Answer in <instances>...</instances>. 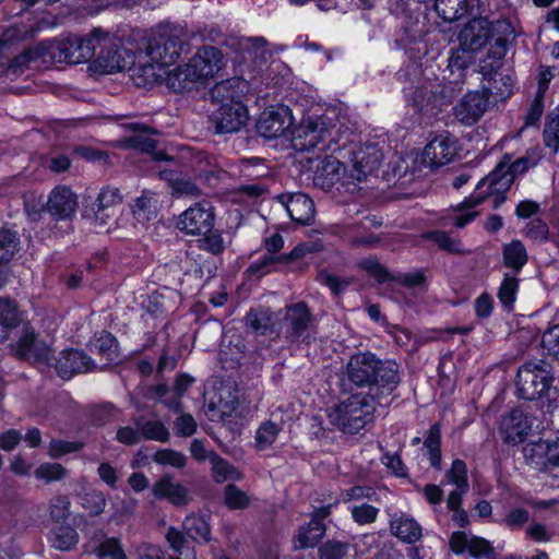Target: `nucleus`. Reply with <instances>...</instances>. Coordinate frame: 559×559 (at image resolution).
Listing matches in <instances>:
<instances>
[{"instance_id": "nucleus-1", "label": "nucleus", "mask_w": 559, "mask_h": 559, "mask_svg": "<svg viewBox=\"0 0 559 559\" xmlns=\"http://www.w3.org/2000/svg\"><path fill=\"white\" fill-rule=\"evenodd\" d=\"M189 33L180 24L162 23L138 37V67L134 83L145 87L162 79V69L174 64L188 52Z\"/></svg>"}, {"instance_id": "nucleus-2", "label": "nucleus", "mask_w": 559, "mask_h": 559, "mask_svg": "<svg viewBox=\"0 0 559 559\" xmlns=\"http://www.w3.org/2000/svg\"><path fill=\"white\" fill-rule=\"evenodd\" d=\"M511 25L504 21L490 22L486 17H474L459 33V41L464 48L475 53L489 45L486 57L480 60V72L485 75L496 74L506 56Z\"/></svg>"}, {"instance_id": "nucleus-3", "label": "nucleus", "mask_w": 559, "mask_h": 559, "mask_svg": "<svg viewBox=\"0 0 559 559\" xmlns=\"http://www.w3.org/2000/svg\"><path fill=\"white\" fill-rule=\"evenodd\" d=\"M346 379L366 395L378 397V403L388 397L400 384L399 366L393 360H381L370 352L350 356L346 365Z\"/></svg>"}, {"instance_id": "nucleus-4", "label": "nucleus", "mask_w": 559, "mask_h": 559, "mask_svg": "<svg viewBox=\"0 0 559 559\" xmlns=\"http://www.w3.org/2000/svg\"><path fill=\"white\" fill-rule=\"evenodd\" d=\"M539 155H525L510 166L499 164L487 177L483 178L475 192L466 198L461 209L472 207L481 204L486 199L491 198L492 207L498 209L506 201V193L511 188L516 175L525 173L537 165Z\"/></svg>"}, {"instance_id": "nucleus-5", "label": "nucleus", "mask_w": 559, "mask_h": 559, "mask_svg": "<svg viewBox=\"0 0 559 559\" xmlns=\"http://www.w3.org/2000/svg\"><path fill=\"white\" fill-rule=\"evenodd\" d=\"M223 67V55L214 46H202L190 60L167 73L166 84L176 93L189 88L192 83H205Z\"/></svg>"}, {"instance_id": "nucleus-6", "label": "nucleus", "mask_w": 559, "mask_h": 559, "mask_svg": "<svg viewBox=\"0 0 559 559\" xmlns=\"http://www.w3.org/2000/svg\"><path fill=\"white\" fill-rule=\"evenodd\" d=\"M95 61L107 73L129 70L134 81V68L138 67V48L132 50L122 45L121 40L103 31L95 28Z\"/></svg>"}, {"instance_id": "nucleus-7", "label": "nucleus", "mask_w": 559, "mask_h": 559, "mask_svg": "<svg viewBox=\"0 0 559 559\" xmlns=\"http://www.w3.org/2000/svg\"><path fill=\"white\" fill-rule=\"evenodd\" d=\"M378 397L353 394L329 414L331 424L345 433H356L373 420Z\"/></svg>"}, {"instance_id": "nucleus-8", "label": "nucleus", "mask_w": 559, "mask_h": 559, "mask_svg": "<svg viewBox=\"0 0 559 559\" xmlns=\"http://www.w3.org/2000/svg\"><path fill=\"white\" fill-rule=\"evenodd\" d=\"M544 360L527 361L516 373V389L519 396L534 401L544 397L552 385V376Z\"/></svg>"}, {"instance_id": "nucleus-9", "label": "nucleus", "mask_w": 559, "mask_h": 559, "mask_svg": "<svg viewBox=\"0 0 559 559\" xmlns=\"http://www.w3.org/2000/svg\"><path fill=\"white\" fill-rule=\"evenodd\" d=\"M331 132L322 117L304 118L295 130L292 143L299 152H324L330 147Z\"/></svg>"}, {"instance_id": "nucleus-10", "label": "nucleus", "mask_w": 559, "mask_h": 559, "mask_svg": "<svg viewBox=\"0 0 559 559\" xmlns=\"http://www.w3.org/2000/svg\"><path fill=\"white\" fill-rule=\"evenodd\" d=\"M94 39L95 29L84 37L70 35L56 40L50 46V55L57 61L67 62L69 64L90 61L95 57Z\"/></svg>"}, {"instance_id": "nucleus-11", "label": "nucleus", "mask_w": 559, "mask_h": 559, "mask_svg": "<svg viewBox=\"0 0 559 559\" xmlns=\"http://www.w3.org/2000/svg\"><path fill=\"white\" fill-rule=\"evenodd\" d=\"M382 157L381 151L373 144L356 151L353 156V169L345 177L344 185H347V191L355 193L358 185L380 167Z\"/></svg>"}, {"instance_id": "nucleus-12", "label": "nucleus", "mask_w": 559, "mask_h": 559, "mask_svg": "<svg viewBox=\"0 0 559 559\" xmlns=\"http://www.w3.org/2000/svg\"><path fill=\"white\" fill-rule=\"evenodd\" d=\"M314 317L304 301H299L285 308L284 322L286 324V338L290 342L310 343L309 331L314 326Z\"/></svg>"}, {"instance_id": "nucleus-13", "label": "nucleus", "mask_w": 559, "mask_h": 559, "mask_svg": "<svg viewBox=\"0 0 559 559\" xmlns=\"http://www.w3.org/2000/svg\"><path fill=\"white\" fill-rule=\"evenodd\" d=\"M14 355L21 360L44 368L50 366L52 352L48 345L37 340L33 330L25 329L16 342Z\"/></svg>"}, {"instance_id": "nucleus-14", "label": "nucleus", "mask_w": 559, "mask_h": 559, "mask_svg": "<svg viewBox=\"0 0 559 559\" xmlns=\"http://www.w3.org/2000/svg\"><path fill=\"white\" fill-rule=\"evenodd\" d=\"M292 124L293 116L287 106H271L260 115L257 130L265 139H275L284 134Z\"/></svg>"}, {"instance_id": "nucleus-15", "label": "nucleus", "mask_w": 559, "mask_h": 559, "mask_svg": "<svg viewBox=\"0 0 559 559\" xmlns=\"http://www.w3.org/2000/svg\"><path fill=\"white\" fill-rule=\"evenodd\" d=\"M491 94L490 87L467 93L453 108L454 117L465 126L476 123L486 111Z\"/></svg>"}, {"instance_id": "nucleus-16", "label": "nucleus", "mask_w": 559, "mask_h": 559, "mask_svg": "<svg viewBox=\"0 0 559 559\" xmlns=\"http://www.w3.org/2000/svg\"><path fill=\"white\" fill-rule=\"evenodd\" d=\"M247 119V108L241 102L219 105L210 116L216 133L237 132L246 124Z\"/></svg>"}, {"instance_id": "nucleus-17", "label": "nucleus", "mask_w": 559, "mask_h": 559, "mask_svg": "<svg viewBox=\"0 0 559 559\" xmlns=\"http://www.w3.org/2000/svg\"><path fill=\"white\" fill-rule=\"evenodd\" d=\"M214 213L210 207L197 203L186 210L178 218L177 227L188 235H201L211 231Z\"/></svg>"}, {"instance_id": "nucleus-18", "label": "nucleus", "mask_w": 559, "mask_h": 559, "mask_svg": "<svg viewBox=\"0 0 559 559\" xmlns=\"http://www.w3.org/2000/svg\"><path fill=\"white\" fill-rule=\"evenodd\" d=\"M56 371L62 379H70L82 372L95 369L93 359L81 349L62 350L55 364Z\"/></svg>"}, {"instance_id": "nucleus-19", "label": "nucleus", "mask_w": 559, "mask_h": 559, "mask_svg": "<svg viewBox=\"0 0 559 559\" xmlns=\"http://www.w3.org/2000/svg\"><path fill=\"white\" fill-rule=\"evenodd\" d=\"M276 200L285 207L289 217L301 225H308L314 217V203L305 193H282Z\"/></svg>"}, {"instance_id": "nucleus-20", "label": "nucleus", "mask_w": 559, "mask_h": 559, "mask_svg": "<svg viewBox=\"0 0 559 559\" xmlns=\"http://www.w3.org/2000/svg\"><path fill=\"white\" fill-rule=\"evenodd\" d=\"M455 154V141L448 134H439L425 146L423 163L432 169L438 168L450 163Z\"/></svg>"}, {"instance_id": "nucleus-21", "label": "nucleus", "mask_w": 559, "mask_h": 559, "mask_svg": "<svg viewBox=\"0 0 559 559\" xmlns=\"http://www.w3.org/2000/svg\"><path fill=\"white\" fill-rule=\"evenodd\" d=\"M128 128L134 131V133L124 138L123 144L126 147L143 153H151L155 160L173 159L164 152H155L156 140L150 136V134L157 133L154 129L140 123H130L128 124Z\"/></svg>"}, {"instance_id": "nucleus-22", "label": "nucleus", "mask_w": 559, "mask_h": 559, "mask_svg": "<svg viewBox=\"0 0 559 559\" xmlns=\"http://www.w3.org/2000/svg\"><path fill=\"white\" fill-rule=\"evenodd\" d=\"M78 207L76 195L64 186L56 187L49 194L46 210L56 219L71 218Z\"/></svg>"}, {"instance_id": "nucleus-23", "label": "nucleus", "mask_w": 559, "mask_h": 559, "mask_svg": "<svg viewBox=\"0 0 559 559\" xmlns=\"http://www.w3.org/2000/svg\"><path fill=\"white\" fill-rule=\"evenodd\" d=\"M152 493L156 499H165L177 508L186 507L191 500L189 490L168 474L153 485Z\"/></svg>"}, {"instance_id": "nucleus-24", "label": "nucleus", "mask_w": 559, "mask_h": 559, "mask_svg": "<svg viewBox=\"0 0 559 559\" xmlns=\"http://www.w3.org/2000/svg\"><path fill=\"white\" fill-rule=\"evenodd\" d=\"M531 429L526 416L520 409L511 411L500 423V435L506 443L518 444L524 440Z\"/></svg>"}, {"instance_id": "nucleus-25", "label": "nucleus", "mask_w": 559, "mask_h": 559, "mask_svg": "<svg viewBox=\"0 0 559 559\" xmlns=\"http://www.w3.org/2000/svg\"><path fill=\"white\" fill-rule=\"evenodd\" d=\"M346 176H348V174H345L343 163L330 155L322 159L321 166H319L316 171V180L320 182L322 187H331L340 180H343L342 185L344 186ZM345 187L347 188V185H345Z\"/></svg>"}, {"instance_id": "nucleus-26", "label": "nucleus", "mask_w": 559, "mask_h": 559, "mask_svg": "<svg viewBox=\"0 0 559 559\" xmlns=\"http://www.w3.org/2000/svg\"><path fill=\"white\" fill-rule=\"evenodd\" d=\"M340 235L352 248H374L380 243V238L366 231L361 223L344 226Z\"/></svg>"}, {"instance_id": "nucleus-27", "label": "nucleus", "mask_w": 559, "mask_h": 559, "mask_svg": "<svg viewBox=\"0 0 559 559\" xmlns=\"http://www.w3.org/2000/svg\"><path fill=\"white\" fill-rule=\"evenodd\" d=\"M119 211L105 210L95 204L85 206L83 217L98 231H109L117 223Z\"/></svg>"}, {"instance_id": "nucleus-28", "label": "nucleus", "mask_w": 559, "mask_h": 559, "mask_svg": "<svg viewBox=\"0 0 559 559\" xmlns=\"http://www.w3.org/2000/svg\"><path fill=\"white\" fill-rule=\"evenodd\" d=\"M182 530L197 543H209L211 540V525L206 516L191 513L182 521Z\"/></svg>"}, {"instance_id": "nucleus-29", "label": "nucleus", "mask_w": 559, "mask_h": 559, "mask_svg": "<svg viewBox=\"0 0 559 559\" xmlns=\"http://www.w3.org/2000/svg\"><path fill=\"white\" fill-rule=\"evenodd\" d=\"M392 533L401 540L414 544L421 537V526L413 519L401 515L391 521Z\"/></svg>"}, {"instance_id": "nucleus-30", "label": "nucleus", "mask_w": 559, "mask_h": 559, "mask_svg": "<svg viewBox=\"0 0 559 559\" xmlns=\"http://www.w3.org/2000/svg\"><path fill=\"white\" fill-rule=\"evenodd\" d=\"M325 525L319 523L317 520H310V522L298 530L295 538V548L305 549L314 547L324 536Z\"/></svg>"}, {"instance_id": "nucleus-31", "label": "nucleus", "mask_w": 559, "mask_h": 559, "mask_svg": "<svg viewBox=\"0 0 559 559\" xmlns=\"http://www.w3.org/2000/svg\"><path fill=\"white\" fill-rule=\"evenodd\" d=\"M245 325L257 334L265 335L273 330V312L263 308L251 309L245 317Z\"/></svg>"}, {"instance_id": "nucleus-32", "label": "nucleus", "mask_w": 559, "mask_h": 559, "mask_svg": "<svg viewBox=\"0 0 559 559\" xmlns=\"http://www.w3.org/2000/svg\"><path fill=\"white\" fill-rule=\"evenodd\" d=\"M467 0H435L437 14L445 22H454L467 13Z\"/></svg>"}, {"instance_id": "nucleus-33", "label": "nucleus", "mask_w": 559, "mask_h": 559, "mask_svg": "<svg viewBox=\"0 0 559 559\" xmlns=\"http://www.w3.org/2000/svg\"><path fill=\"white\" fill-rule=\"evenodd\" d=\"M283 427L282 420L280 423L273 420L262 423L255 432V447L261 451L269 449L276 441Z\"/></svg>"}, {"instance_id": "nucleus-34", "label": "nucleus", "mask_w": 559, "mask_h": 559, "mask_svg": "<svg viewBox=\"0 0 559 559\" xmlns=\"http://www.w3.org/2000/svg\"><path fill=\"white\" fill-rule=\"evenodd\" d=\"M160 177L169 182L175 194L188 197H199L201 194V190L192 180L178 177L171 170L160 171Z\"/></svg>"}, {"instance_id": "nucleus-35", "label": "nucleus", "mask_w": 559, "mask_h": 559, "mask_svg": "<svg viewBox=\"0 0 559 559\" xmlns=\"http://www.w3.org/2000/svg\"><path fill=\"white\" fill-rule=\"evenodd\" d=\"M79 542L78 532L70 525H60L51 532L52 547L62 551L71 550Z\"/></svg>"}, {"instance_id": "nucleus-36", "label": "nucleus", "mask_w": 559, "mask_h": 559, "mask_svg": "<svg viewBox=\"0 0 559 559\" xmlns=\"http://www.w3.org/2000/svg\"><path fill=\"white\" fill-rule=\"evenodd\" d=\"M186 533L182 531L170 526L166 532V540L168 542L170 548L178 554V556H182L185 559H197V555L193 548L189 547V542L185 536Z\"/></svg>"}, {"instance_id": "nucleus-37", "label": "nucleus", "mask_w": 559, "mask_h": 559, "mask_svg": "<svg viewBox=\"0 0 559 559\" xmlns=\"http://www.w3.org/2000/svg\"><path fill=\"white\" fill-rule=\"evenodd\" d=\"M428 451L429 461L433 468H441V428L437 423L429 429L428 436L424 442Z\"/></svg>"}, {"instance_id": "nucleus-38", "label": "nucleus", "mask_w": 559, "mask_h": 559, "mask_svg": "<svg viewBox=\"0 0 559 559\" xmlns=\"http://www.w3.org/2000/svg\"><path fill=\"white\" fill-rule=\"evenodd\" d=\"M503 262L508 267L520 271L527 262V253L523 243L514 240L503 249Z\"/></svg>"}, {"instance_id": "nucleus-39", "label": "nucleus", "mask_w": 559, "mask_h": 559, "mask_svg": "<svg viewBox=\"0 0 559 559\" xmlns=\"http://www.w3.org/2000/svg\"><path fill=\"white\" fill-rule=\"evenodd\" d=\"M212 102L219 105L240 103L234 81L225 80L216 83L211 90Z\"/></svg>"}, {"instance_id": "nucleus-40", "label": "nucleus", "mask_w": 559, "mask_h": 559, "mask_svg": "<svg viewBox=\"0 0 559 559\" xmlns=\"http://www.w3.org/2000/svg\"><path fill=\"white\" fill-rule=\"evenodd\" d=\"M135 426L140 430L141 439L167 442L169 440V431L165 425L158 420H135Z\"/></svg>"}, {"instance_id": "nucleus-41", "label": "nucleus", "mask_w": 559, "mask_h": 559, "mask_svg": "<svg viewBox=\"0 0 559 559\" xmlns=\"http://www.w3.org/2000/svg\"><path fill=\"white\" fill-rule=\"evenodd\" d=\"M157 201L154 199V194L151 192H143L139 197L133 206V214L139 222L150 221L156 215Z\"/></svg>"}, {"instance_id": "nucleus-42", "label": "nucleus", "mask_w": 559, "mask_h": 559, "mask_svg": "<svg viewBox=\"0 0 559 559\" xmlns=\"http://www.w3.org/2000/svg\"><path fill=\"white\" fill-rule=\"evenodd\" d=\"M423 239L433 241L441 250L451 253H463L461 241L452 239L448 233L442 230L426 231L420 236Z\"/></svg>"}, {"instance_id": "nucleus-43", "label": "nucleus", "mask_w": 559, "mask_h": 559, "mask_svg": "<svg viewBox=\"0 0 559 559\" xmlns=\"http://www.w3.org/2000/svg\"><path fill=\"white\" fill-rule=\"evenodd\" d=\"M519 290V280L515 275L507 273L503 281L498 289V299L501 305L508 309H511Z\"/></svg>"}, {"instance_id": "nucleus-44", "label": "nucleus", "mask_w": 559, "mask_h": 559, "mask_svg": "<svg viewBox=\"0 0 559 559\" xmlns=\"http://www.w3.org/2000/svg\"><path fill=\"white\" fill-rule=\"evenodd\" d=\"M350 549L349 543L329 539L319 547L318 555L319 559H344Z\"/></svg>"}, {"instance_id": "nucleus-45", "label": "nucleus", "mask_w": 559, "mask_h": 559, "mask_svg": "<svg viewBox=\"0 0 559 559\" xmlns=\"http://www.w3.org/2000/svg\"><path fill=\"white\" fill-rule=\"evenodd\" d=\"M120 189L114 186H106L100 189L97 198L92 204L104 207L105 210L119 211L122 203Z\"/></svg>"}, {"instance_id": "nucleus-46", "label": "nucleus", "mask_w": 559, "mask_h": 559, "mask_svg": "<svg viewBox=\"0 0 559 559\" xmlns=\"http://www.w3.org/2000/svg\"><path fill=\"white\" fill-rule=\"evenodd\" d=\"M250 497L234 484H228L224 490V503L230 510H242L250 506Z\"/></svg>"}, {"instance_id": "nucleus-47", "label": "nucleus", "mask_w": 559, "mask_h": 559, "mask_svg": "<svg viewBox=\"0 0 559 559\" xmlns=\"http://www.w3.org/2000/svg\"><path fill=\"white\" fill-rule=\"evenodd\" d=\"M20 239L15 231L10 228H0V254L1 261H9L19 250Z\"/></svg>"}, {"instance_id": "nucleus-48", "label": "nucleus", "mask_w": 559, "mask_h": 559, "mask_svg": "<svg viewBox=\"0 0 559 559\" xmlns=\"http://www.w3.org/2000/svg\"><path fill=\"white\" fill-rule=\"evenodd\" d=\"M117 340L109 332L103 331L98 337L92 343L91 350L104 356L106 359L112 360L117 350Z\"/></svg>"}, {"instance_id": "nucleus-49", "label": "nucleus", "mask_w": 559, "mask_h": 559, "mask_svg": "<svg viewBox=\"0 0 559 559\" xmlns=\"http://www.w3.org/2000/svg\"><path fill=\"white\" fill-rule=\"evenodd\" d=\"M212 455L213 477L215 481L223 483L228 479L237 480L241 478V474L231 464L214 453H212Z\"/></svg>"}, {"instance_id": "nucleus-50", "label": "nucleus", "mask_w": 559, "mask_h": 559, "mask_svg": "<svg viewBox=\"0 0 559 559\" xmlns=\"http://www.w3.org/2000/svg\"><path fill=\"white\" fill-rule=\"evenodd\" d=\"M70 514V500L67 496L58 495L49 501V515L53 522L63 523Z\"/></svg>"}, {"instance_id": "nucleus-51", "label": "nucleus", "mask_w": 559, "mask_h": 559, "mask_svg": "<svg viewBox=\"0 0 559 559\" xmlns=\"http://www.w3.org/2000/svg\"><path fill=\"white\" fill-rule=\"evenodd\" d=\"M474 51L464 48L461 44L454 49L449 58V68L452 72L463 71L474 62Z\"/></svg>"}, {"instance_id": "nucleus-52", "label": "nucleus", "mask_w": 559, "mask_h": 559, "mask_svg": "<svg viewBox=\"0 0 559 559\" xmlns=\"http://www.w3.org/2000/svg\"><path fill=\"white\" fill-rule=\"evenodd\" d=\"M83 445L82 442L78 441L52 439L48 444V455L52 459H59L66 454L79 452Z\"/></svg>"}, {"instance_id": "nucleus-53", "label": "nucleus", "mask_w": 559, "mask_h": 559, "mask_svg": "<svg viewBox=\"0 0 559 559\" xmlns=\"http://www.w3.org/2000/svg\"><path fill=\"white\" fill-rule=\"evenodd\" d=\"M95 552L100 559H127V556L122 550L119 540L114 537L102 542L95 549Z\"/></svg>"}, {"instance_id": "nucleus-54", "label": "nucleus", "mask_w": 559, "mask_h": 559, "mask_svg": "<svg viewBox=\"0 0 559 559\" xmlns=\"http://www.w3.org/2000/svg\"><path fill=\"white\" fill-rule=\"evenodd\" d=\"M153 460L157 464L170 465L176 468H182L187 463V459L181 452H177L171 449L158 450L153 455Z\"/></svg>"}, {"instance_id": "nucleus-55", "label": "nucleus", "mask_w": 559, "mask_h": 559, "mask_svg": "<svg viewBox=\"0 0 559 559\" xmlns=\"http://www.w3.org/2000/svg\"><path fill=\"white\" fill-rule=\"evenodd\" d=\"M35 477L47 483L62 479L67 471L59 463H43L35 469Z\"/></svg>"}, {"instance_id": "nucleus-56", "label": "nucleus", "mask_w": 559, "mask_h": 559, "mask_svg": "<svg viewBox=\"0 0 559 559\" xmlns=\"http://www.w3.org/2000/svg\"><path fill=\"white\" fill-rule=\"evenodd\" d=\"M82 506L91 515H98L105 509V496L99 490H91L85 492L82 497Z\"/></svg>"}, {"instance_id": "nucleus-57", "label": "nucleus", "mask_w": 559, "mask_h": 559, "mask_svg": "<svg viewBox=\"0 0 559 559\" xmlns=\"http://www.w3.org/2000/svg\"><path fill=\"white\" fill-rule=\"evenodd\" d=\"M352 518L353 520L359 524V525H366L374 523L378 514L379 509L367 503H361L358 506H354L350 509Z\"/></svg>"}, {"instance_id": "nucleus-58", "label": "nucleus", "mask_w": 559, "mask_h": 559, "mask_svg": "<svg viewBox=\"0 0 559 559\" xmlns=\"http://www.w3.org/2000/svg\"><path fill=\"white\" fill-rule=\"evenodd\" d=\"M445 478L455 487H469L467 480V467L463 460H454L451 468L445 473Z\"/></svg>"}, {"instance_id": "nucleus-59", "label": "nucleus", "mask_w": 559, "mask_h": 559, "mask_svg": "<svg viewBox=\"0 0 559 559\" xmlns=\"http://www.w3.org/2000/svg\"><path fill=\"white\" fill-rule=\"evenodd\" d=\"M544 141L554 152L559 151V115L548 117L544 129Z\"/></svg>"}, {"instance_id": "nucleus-60", "label": "nucleus", "mask_w": 559, "mask_h": 559, "mask_svg": "<svg viewBox=\"0 0 559 559\" xmlns=\"http://www.w3.org/2000/svg\"><path fill=\"white\" fill-rule=\"evenodd\" d=\"M468 551L476 558L484 557L486 559H497L493 547L483 537L473 536L469 539Z\"/></svg>"}, {"instance_id": "nucleus-61", "label": "nucleus", "mask_w": 559, "mask_h": 559, "mask_svg": "<svg viewBox=\"0 0 559 559\" xmlns=\"http://www.w3.org/2000/svg\"><path fill=\"white\" fill-rule=\"evenodd\" d=\"M20 321L16 305L10 298H0V324L15 326Z\"/></svg>"}, {"instance_id": "nucleus-62", "label": "nucleus", "mask_w": 559, "mask_h": 559, "mask_svg": "<svg viewBox=\"0 0 559 559\" xmlns=\"http://www.w3.org/2000/svg\"><path fill=\"white\" fill-rule=\"evenodd\" d=\"M204 237L200 239V248L212 254H221L225 250L224 240L218 230L211 229L209 233L202 234Z\"/></svg>"}, {"instance_id": "nucleus-63", "label": "nucleus", "mask_w": 559, "mask_h": 559, "mask_svg": "<svg viewBox=\"0 0 559 559\" xmlns=\"http://www.w3.org/2000/svg\"><path fill=\"white\" fill-rule=\"evenodd\" d=\"M542 344L548 355L559 359V323L551 325L547 331H545Z\"/></svg>"}, {"instance_id": "nucleus-64", "label": "nucleus", "mask_w": 559, "mask_h": 559, "mask_svg": "<svg viewBox=\"0 0 559 559\" xmlns=\"http://www.w3.org/2000/svg\"><path fill=\"white\" fill-rule=\"evenodd\" d=\"M359 266L376 277L378 282L383 283L390 278L386 269L379 263L377 259L368 258L359 262Z\"/></svg>"}]
</instances>
